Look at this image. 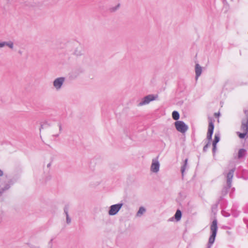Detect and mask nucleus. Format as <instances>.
<instances>
[{
  "label": "nucleus",
  "instance_id": "obj_8",
  "mask_svg": "<svg viewBox=\"0 0 248 248\" xmlns=\"http://www.w3.org/2000/svg\"><path fill=\"white\" fill-rule=\"evenodd\" d=\"M235 170V168L234 167L232 169L230 170L229 172L226 174L227 177V184L228 185L229 187H231L232 179L233 176L234 172Z\"/></svg>",
  "mask_w": 248,
  "mask_h": 248
},
{
  "label": "nucleus",
  "instance_id": "obj_25",
  "mask_svg": "<svg viewBox=\"0 0 248 248\" xmlns=\"http://www.w3.org/2000/svg\"><path fill=\"white\" fill-rule=\"evenodd\" d=\"M211 144V143H209V142H207L206 144L204 146L203 148V152H206L207 151V149L208 147L210 146Z\"/></svg>",
  "mask_w": 248,
  "mask_h": 248
},
{
  "label": "nucleus",
  "instance_id": "obj_32",
  "mask_svg": "<svg viewBox=\"0 0 248 248\" xmlns=\"http://www.w3.org/2000/svg\"><path fill=\"white\" fill-rule=\"evenodd\" d=\"M223 196H223V195L221 196H220L219 199H218L217 201V202H218V204L220 203V202L223 199Z\"/></svg>",
  "mask_w": 248,
  "mask_h": 248
},
{
  "label": "nucleus",
  "instance_id": "obj_14",
  "mask_svg": "<svg viewBox=\"0 0 248 248\" xmlns=\"http://www.w3.org/2000/svg\"><path fill=\"white\" fill-rule=\"evenodd\" d=\"M247 153V150L244 148H241L239 150L238 153L237 157L238 159H241L244 157Z\"/></svg>",
  "mask_w": 248,
  "mask_h": 248
},
{
  "label": "nucleus",
  "instance_id": "obj_4",
  "mask_svg": "<svg viewBox=\"0 0 248 248\" xmlns=\"http://www.w3.org/2000/svg\"><path fill=\"white\" fill-rule=\"evenodd\" d=\"M158 98L157 94H150L144 96L138 104V106H142L149 104L150 102L156 100Z\"/></svg>",
  "mask_w": 248,
  "mask_h": 248
},
{
  "label": "nucleus",
  "instance_id": "obj_10",
  "mask_svg": "<svg viewBox=\"0 0 248 248\" xmlns=\"http://www.w3.org/2000/svg\"><path fill=\"white\" fill-rule=\"evenodd\" d=\"M239 177L245 180H248V170L242 169L239 173Z\"/></svg>",
  "mask_w": 248,
  "mask_h": 248
},
{
  "label": "nucleus",
  "instance_id": "obj_18",
  "mask_svg": "<svg viewBox=\"0 0 248 248\" xmlns=\"http://www.w3.org/2000/svg\"><path fill=\"white\" fill-rule=\"evenodd\" d=\"M11 187L7 183L5 184L3 187L0 188V194L3 193L5 191L10 189Z\"/></svg>",
  "mask_w": 248,
  "mask_h": 248
},
{
  "label": "nucleus",
  "instance_id": "obj_28",
  "mask_svg": "<svg viewBox=\"0 0 248 248\" xmlns=\"http://www.w3.org/2000/svg\"><path fill=\"white\" fill-rule=\"evenodd\" d=\"M222 214L225 217H229L231 215L230 213L225 211H222Z\"/></svg>",
  "mask_w": 248,
  "mask_h": 248
},
{
  "label": "nucleus",
  "instance_id": "obj_35",
  "mask_svg": "<svg viewBox=\"0 0 248 248\" xmlns=\"http://www.w3.org/2000/svg\"><path fill=\"white\" fill-rule=\"evenodd\" d=\"M51 162L49 163L47 165V168H49L51 166Z\"/></svg>",
  "mask_w": 248,
  "mask_h": 248
},
{
  "label": "nucleus",
  "instance_id": "obj_30",
  "mask_svg": "<svg viewBox=\"0 0 248 248\" xmlns=\"http://www.w3.org/2000/svg\"><path fill=\"white\" fill-rule=\"evenodd\" d=\"M7 42H0V48H2L4 47L5 46H6Z\"/></svg>",
  "mask_w": 248,
  "mask_h": 248
},
{
  "label": "nucleus",
  "instance_id": "obj_34",
  "mask_svg": "<svg viewBox=\"0 0 248 248\" xmlns=\"http://www.w3.org/2000/svg\"><path fill=\"white\" fill-rule=\"evenodd\" d=\"M3 175V171L0 169V176H2Z\"/></svg>",
  "mask_w": 248,
  "mask_h": 248
},
{
  "label": "nucleus",
  "instance_id": "obj_19",
  "mask_svg": "<svg viewBox=\"0 0 248 248\" xmlns=\"http://www.w3.org/2000/svg\"><path fill=\"white\" fill-rule=\"evenodd\" d=\"M230 188L231 187H229L228 185H227V184H226V186H225L222 188V190L221 191L222 195L223 196H225V195H226L228 193V191H229V190L230 189Z\"/></svg>",
  "mask_w": 248,
  "mask_h": 248
},
{
  "label": "nucleus",
  "instance_id": "obj_33",
  "mask_svg": "<svg viewBox=\"0 0 248 248\" xmlns=\"http://www.w3.org/2000/svg\"><path fill=\"white\" fill-rule=\"evenodd\" d=\"M53 238H52V239L49 241V242H48V245H50V246H51V247H52V241H53Z\"/></svg>",
  "mask_w": 248,
  "mask_h": 248
},
{
  "label": "nucleus",
  "instance_id": "obj_31",
  "mask_svg": "<svg viewBox=\"0 0 248 248\" xmlns=\"http://www.w3.org/2000/svg\"><path fill=\"white\" fill-rule=\"evenodd\" d=\"M58 125L59 126V131H60V133L62 130V125L61 123H59Z\"/></svg>",
  "mask_w": 248,
  "mask_h": 248
},
{
  "label": "nucleus",
  "instance_id": "obj_26",
  "mask_svg": "<svg viewBox=\"0 0 248 248\" xmlns=\"http://www.w3.org/2000/svg\"><path fill=\"white\" fill-rule=\"evenodd\" d=\"M217 144H212V152H213V155L214 156H215L216 152L217 150Z\"/></svg>",
  "mask_w": 248,
  "mask_h": 248
},
{
  "label": "nucleus",
  "instance_id": "obj_16",
  "mask_svg": "<svg viewBox=\"0 0 248 248\" xmlns=\"http://www.w3.org/2000/svg\"><path fill=\"white\" fill-rule=\"evenodd\" d=\"M220 140V135L219 133H215L214 139L212 142V144H217Z\"/></svg>",
  "mask_w": 248,
  "mask_h": 248
},
{
  "label": "nucleus",
  "instance_id": "obj_20",
  "mask_svg": "<svg viewBox=\"0 0 248 248\" xmlns=\"http://www.w3.org/2000/svg\"><path fill=\"white\" fill-rule=\"evenodd\" d=\"M50 125V124H49L48 122L46 121L41 124L40 131H41L42 129L47 128L49 127Z\"/></svg>",
  "mask_w": 248,
  "mask_h": 248
},
{
  "label": "nucleus",
  "instance_id": "obj_3",
  "mask_svg": "<svg viewBox=\"0 0 248 248\" xmlns=\"http://www.w3.org/2000/svg\"><path fill=\"white\" fill-rule=\"evenodd\" d=\"M214 122L215 120L214 118L212 117H208L209 124L206 139L208 140V142H209V143H210L211 141L212 140V136L214 133L215 127Z\"/></svg>",
  "mask_w": 248,
  "mask_h": 248
},
{
  "label": "nucleus",
  "instance_id": "obj_6",
  "mask_svg": "<svg viewBox=\"0 0 248 248\" xmlns=\"http://www.w3.org/2000/svg\"><path fill=\"white\" fill-rule=\"evenodd\" d=\"M174 125L176 130L182 133H185L188 128L187 125L182 121H176Z\"/></svg>",
  "mask_w": 248,
  "mask_h": 248
},
{
  "label": "nucleus",
  "instance_id": "obj_7",
  "mask_svg": "<svg viewBox=\"0 0 248 248\" xmlns=\"http://www.w3.org/2000/svg\"><path fill=\"white\" fill-rule=\"evenodd\" d=\"M64 80L65 78L64 77H59L54 80L53 86L57 90H59L62 88Z\"/></svg>",
  "mask_w": 248,
  "mask_h": 248
},
{
  "label": "nucleus",
  "instance_id": "obj_27",
  "mask_svg": "<svg viewBox=\"0 0 248 248\" xmlns=\"http://www.w3.org/2000/svg\"><path fill=\"white\" fill-rule=\"evenodd\" d=\"M119 7H120V4H118L116 6L111 8L110 9V11L111 12H114L116 11L119 8Z\"/></svg>",
  "mask_w": 248,
  "mask_h": 248
},
{
  "label": "nucleus",
  "instance_id": "obj_13",
  "mask_svg": "<svg viewBox=\"0 0 248 248\" xmlns=\"http://www.w3.org/2000/svg\"><path fill=\"white\" fill-rule=\"evenodd\" d=\"M187 162H188V158H186L184 160V162H183V165L181 166V173H182V176H184V172L186 170V168H187Z\"/></svg>",
  "mask_w": 248,
  "mask_h": 248
},
{
  "label": "nucleus",
  "instance_id": "obj_24",
  "mask_svg": "<svg viewBox=\"0 0 248 248\" xmlns=\"http://www.w3.org/2000/svg\"><path fill=\"white\" fill-rule=\"evenodd\" d=\"M6 46H8L10 49H13L14 48V43L12 41H8Z\"/></svg>",
  "mask_w": 248,
  "mask_h": 248
},
{
  "label": "nucleus",
  "instance_id": "obj_1",
  "mask_svg": "<svg viewBox=\"0 0 248 248\" xmlns=\"http://www.w3.org/2000/svg\"><path fill=\"white\" fill-rule=\"evenodd\" d=\"M217 219H214L210 226V235L206 248H211L214 243L217 232Z\"/></svg>",
  "mask_w": 248,
  "mask_h": 248
},
{
  "label": "nucleus",
  "instance_id": "obj_11",
  "mask_svg": "<svg viewBox=\"0 0 248 248\" xmlns=\"http://www.w3.org/2000/svg\"><path fill=\"white\" fill-rule=\"evenodd\" d=\"M68 211H69V205H65L64 207V213L66 215V223L69 224L71 222V219L70 217H69V214H68Z\"/></svg>",
  "mask_w": 248,
  "mask_h": 248
},
{
  "label": "nucleus",
  "instance_id": "obj_15",
  "mask_svg": "<svg viewBox=\"0 0 248 248\" xmlns=\"http://www.w3.org/2000/svg\"><path fill=\"white\" fill-rule=\"evenodd\" d=\"M182 216V213L179 209H177L174 216L175 220L178 221L181 220Z\"/></svg>",
  "mask_w": 248,
  "mask_h": 248
},
{
  "label": "nucleus",
  "instance_id": "obj_37",
  "mask_svg": "<svg viewBox=\"0 0 248 248\" xmlns=\"http://www.w3.org/2000/svg\"><path fill=\"white\" fill-rule=\"evenodd\" d=\"M18 53L20 54H22V51L21 50H19Z\"/></svg>",
  "mask_w": 248,
  "mask_h": 248
},
{
  "label": "nucleus",
  "instance_id": "obj_17",
  "mask_svg": "<svg viewBox=\"0 0 248 248\" xmlns=\"http://www.w3.org/2000/svg\"><path fill=\"white\" fill-rule=\"evenodd\" d=\"M172 117L173 120L176 121H178V120L180 118L179 113L176 110H174L172 113Z\"/></svg>",
  "mask_w": 248,
  "mask_h": 248
},
{
  "label": "nucleus",
  "instance_id": "obj_2",
  "mask_svg": "<svg viewBox=\"0 0 248 248\" xmlns=\"http://www.w3.org/2000/svg\"><path fill=\"white\" fill-rule=\"evenodd\" d=\"M244 113L246 116V119H243L241 121V129L244 132L241 133L237 132V134L240 139H244L245 137L248 136V109L244 110Z\"/></svg>",
  "mask_w": 248,
  "mask_h": 248
},
{
  "label": "nucleus",
  "instance_id": "obj_38",
  "mask_svg": "<svg viewBox=\"0 0 248 248\" xmlns=\"http://www.w3.org/2000/svg\"><path fill=\"white\" fill-rule=\"evenodd\" d=\"M215 115H219V113H215Z\"/></svg>",
  "mask_w": 248,
  "mask_h": 248
},
{
  "label": "nucleus",
  "instance_id": "obj_21",
  "mask_svg": "<svg viewBox=\"0 0 248 248\" xmlns=\"http://www.w3.org/2000/svg\"><path fill=\"white\" fill-rule=\"evenodd\" d=\"M16 182V179L15 178H13L11 179H10L7 184L9 185V186L11 187V186L13 185Z\"/></svg>",
  "mask_w": 248,
  "mask_h": 248
},
{
  "label": "nucleus",
  "instance_id": "obj_23",
  "mask_svg": "<svg viewBox=\"0 0 248 248\" xmlns=\"http://www.w3.org/2000/svg\"><path fill=\"white\" fill-rule=\"evenodd\" d=\"M218 205V202H216L215 204L213 205L211 207V209L213 212L216 213L217 211V207Z\"/></svg>",
  "mask_w": 248,
  "mask_h": 248
},
{
  "label": "nucleus",
  "instance_id": "obj_9",
  "mask_svg": "<svg viewBox=\"0 0 248 248\" xmlns=\"http://www.w3.org/2000/svg\"><path fill=\"white\" fill-rule=\"evenodd\" d=\"M157 158L153 159L151 166V170L154 172L156 173L159 170L160 164L157 160Z\"/></svg>",
  "mask_w": 248,
  "mask_h": 248
},
{
  "label": "nucleus",
  "instance_id": "obj_29",
  "mask_svg": "<svg viewBox=\"0 0 248 248\" xmlns=\"http://www.w3.org/2000/svg\"><path fill=\"white\" fill-rule=\"evenodd\" d=\"M74 54L77 56H81L82 54V53L80 51H78V50H76L74 51Z\"/></svg>",
  "mask_w": 248,
  "mask_h": 248
},
{
  "label": "nucleus",
  "instance_id": "obj_36",
  "mask_svg": "<svg viewBox=\"0 0 248 248\" xmlns=\"http://www.w3.org/2000/svg\"><path fill=\"white\" fill-rule=\"evenodd\" d=\"M53 136H55V137H58V136H59V134H56V135H53Z\"/></svg>",
  "mask_w": 248,
  "mask_h": 248
},
{
  "label": "nucleus",
  "instance_id": "obj_22",
  "mask_svg": "<svg viewBox=\"0 0 248 248\" xmlns=\"http://www.w3.org/2000/svg\"><path fill=\"white\" fill-rule=\"evenodd\" d=\"M146 211L145 208L142 206L140 207L137 213V215L138 216H140L141 215H142L144 212H145Z\"/></svg>",
  "mask_w": 248,
  "mask_h": 248
},
{
  "label": "nucleus",
  "instance_id": "obj_5",
  "mask_svg": "<svg viewBox=\"0 0 248 248\" xmlns=\"http://www.w3.org/2000/svg\"><path fill=\"white\" fill-rule=\"evenodd\" d=\"M124 203L123 202L113 204L109 207L108 214L109 216H114L116 215L123 207Z\"/></svg>",
  "mask_w": 248,
  "mask_h": 248
},
{
  "label": "nucleus",
  "instance_id": "obj_12",
  "mask_svg": "<svg viewBox=\"0 0 248 248\" xmlns=\"http://www.w3.org/2000/svg\"><path fill=\"white\" fill-rule=\"evenodd\" d=\"M202 72V67L198 64L197 63L195 65V73L196 77L197 78L201 76Z\"/></svg>",
  "mask_w": 248,
  "mask_h": 248
}]
</instances>
